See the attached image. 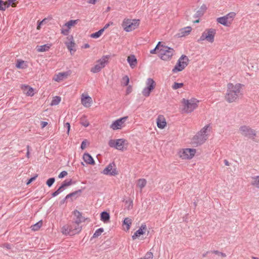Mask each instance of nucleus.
<instances>
[{"mask_svg": "<svg viewBox=\"0 0 259 259\" xmlns=\"http://www.w3.org/2000/svg\"><path fill=\"white\" fill-rule=\"evenodd\" d=\"M244 85L240 83H229L227 86V92L225 95V101L229 103H235L240 97L243 95Z\"/></svg>", "mask_w": 259, "mask_h": 259, "instance_id": "obj_1", "label": "nucleus"}, {"mask_svg": "<svg viewBox=\"0 0 259 259\" xmlns=\"http://www.w3.org/2000/svg\"><path fill=\"white\" fill-rule=\"evenodd\" d=\"M199 103V100L194 98L190 99L183 98L181 101L180 111L182 113H190L198 107Z\"/></svg>", "mask_w": 259, "mask_h": 259, "instance_id": "obj_2", "label": "nucleus"}, {"mask_svg": "<svg viewBox=\"0 0 259 259\" xmlns=\"http://www.w3.org/2000/svg\"><path fill=\"white\" fill-rule=\"evenodd\" d=\"M81 230L79 223L75 221L65 225L61 229V232L64 235H74L79 233Z\"/></svg>", "mask_w": 259, "mask_h": 259, "instance_id": "obj_3", "label": "nucleus"}, {"mask_svg": "<svg viewBox=\"0 0 259 259\" xmlns=\"http://www.w3.org/2000/svg\"><path fill=\"white\" fill-rule=\"evenodd\" d=\"M211 127L209 124L205 125L194 137L193 140L199 144L204 143L208 139Z\"/></svg>", "mask_w": 259, "mask_h": 259, "instance_id": "obj_4", "label": "nucleus"}, {"mask_svg": "<svg viewBox=\"0 0 259 259\" xmlns=\"http://www.w3.org/2000/svg\"><path fill=\"white\" fill-rule=\"evenodd\" d=\"M109 146L113 148L120 151H124L127 150L129 143L125 139H111L108 142Z\"/></svg>", "mask_w": 259, "mask_h": 259, "instance_id": "obj_5", "label": "nucleus"}, {"mask_svg": "<svg viewBox=\"0 0 259 259\" xmlns=\"http://www.w3.org/2000/svg\"><path fill=\"white\" fill-rule=\"evenodd\" d=\"M140 25V20L125 18L122 21L121 26L123 30L127 32L136 29Z\"/></svg>", "mask_w": 259, "mask_h": 259, "instance_id": "obj_6", "label": "nucleus"}, {"mask_svg": "<svg viewBox=\"0 0 259 259\" xmlns=\"http://www.w3.org/2000/svg\"><path fill=\"white\" fill-rule=\"evenodd\" d=\"M216 34V30L214 28H207L202 33L198 41L202 42L206 41L208 43L212 44L214 41V38Z\"/></svg>", "mask_w": 259, "mask_h": 259, "instance_id": "obj_7", "label": "nucleus"}, {"mask_svg": "<svg viewBox=\"0 0 259 259\" xmlns=\"http://www.w3.org/2000/svg\"><path fill=\"white\" fill-rule=\"evenodd\" d=\"M109 58L110 56L109 55H104L97 60L95 64L91 68V72L93 73H97L101 71L108 64Z\"/></svg>", "mask_w": 259, "mask_h": 259, "instance_id": "obj_8", "label": "nucleus"}, {"mask_svg": "<svg viewBox=\"0 0 259 259\" xmlns=\"http://www.w3.org/2000/svg\"><path fill=\"white\" fill-rule=\"evenodd\" d=\"M238 131L242 136L247 137L253 141L258 142L256 140L257 132L250 127L246 125H242L239 128Z\"/></svg>", "mask_w": 259, "mask_h": 259, "instance_id": "obj_9", "label": "nucleus"}, {"mask_svg": "<svg viewBox=\"0 0 259 259\" xmlns=\"http://www.w3.org/2000/svg\"><path fill=\"white\" fill-rule=\"evenodd\" d=\"M196 153V149L194 148H182L178 152L179 157L182 160H190Z\"/></svg>", "mask_w": 259, "mask_h": 259, "instance_id": "obj_10", "label": "nucleus"}, {"mask_svg": "<svg viewBox=\"0 0 259 259\" xmlns=\"http://www.w3.org/2000/svg\"><path fill=\"white\" fill-rule=\"evenodd\" d=\"M236 15L235 12H230L223 17L218 18L217 21L225 26L230 27L233 23Z\"/></svg>", "mask_w": 259, "mask_h": 259, "instance_id": "obj_11", "label": "nucleus"}, {"mask_svg": "<svg viewBox=\"0 0 259 259\" xmlns=\"http://www.w3.org/2000/svg\"><path fill=\"white\" fill-rule=\"evenodd\" d=\"M175 51L172 48L161 45L159 57L163 60L168 61L171 59Z\"/></svg>", "mask_w": 259, "mask_h": 259, "instance_id": "obj_12", "label": "nucleus"}, {"mask_svg": "<svg viewBox=\"0 0 259 259\" xmlns=\"http://www.w3.org/2000/svg\"><path fill=\"white\" fill-rule=\"evenodd\" d=\"M146 87L143 89L142 94L145 97H148L150 96L151 93L155 89L156 87V82L151 78H148L146 79Z\"/></svg>", "mask_w": 259, "mask_h": 259, "instance_id": "obj_13", "label": "nucleus"}, {"mask_svg": "<svg viewBox=\"0 0 259 259\" xmlns=\"http://www.w3.org/2000/svg\"><path fill=\"white\" fill-rule=\"evenodd\" d=\"M189 63V59L185 55H182L178 60L176 65L172 70L173 73L183 70L188 65Z\"/></svg>", "mask_w": 259, "mask_h": 259, "instance_id": "obj_14", "label": "nucleus"}, {"mask_svg": "<svg viewBox=\"0 0 259 259\" xmlns=\"http://www.w3.org/2000/svg\"><path fill=\"white\" fill-rule=\"evenodd\" d=\"M127 119V116H124L114 120L110 125V128L113 131H119L122 130L125 127L126 121Z\"/></svg>", "mask_w": 259, "mask_h": 259, "instance_id": "obj_15", "label": "nucleus"}, {"mask_svg": "<svg viewBox=\"0 0 259 259\" xmlns=\"http://www.w3.org/2000/svg\"><path fill=\"white\" fill-rule=\"evenodd\" d=\"M79 21V20H71L63 25L61 29V33L67 35L70 32L71 28L74 27Z\"/></svg>", "mask_w": 259, "mask_h": 259, "instance_id": "obj_16", "label": "nucleus"}, {"mask_svg": "<svg viewBox=\"0 0 259 259\" xmlns=\"http://www.w3.org/2000/svg\"><path fill=\"white\" fill-rule=\"evenodd\" d=\"M102 174L107 176H115L117 175L118 172L115 163H111L103 170Z\"/></svg>", "mask_w": 259, "mask_h": 259, "instance_id": "obj_17", "label": "nucleus"}, {"mask_svg": "<svg viewBox=\"0 0 259 259\" xmlns=\"http://www.w3.org/2000/svg\"><path fill=\"white\" fill-rule=\"evenodd\" d=\"M92 103V98L87 93H83L81 95V103L84 107H90Z\"/></svg>", "mask_w": 259, "mask_h": 259, "instance_id": "obj_18", "label": "nucleus"}, {"mask_svg": "<svg viewBox=\"0 0 259 259\" xmlns=\"http://www.w3.org/2000/svg\"><path fill=\"white\" fill-rule=\"evenodd\" d=\"M147 231V226L145 224H142L139 229L134 233L132 236V239L135 240L137 238H139L141 236L145 234Z\"/></svg>", "mask_w": 259, "mask_h": 259, "instance_id": "obj_19", "label": "nucleus"}, {"mask_svg": "<svg viewBox=\"0 0 259 259\" xmlns=\"http://www.w3.org/2000/svg\"><path fill=\"white\" fill-rule=\"evenodd\" d=\"M67 41L65 42V44L67 46V49L69 50L71 54L75 52V44L73 39V37L72 35L68 36L67 37Z\"/></svg>", "mask_w": 259, "mask_h": 259, "instance_id": "obj_20", "label": "nucleus"}, {"mask_svg": "<svg viewBox=\"0 0 259 259\" xmlns=\"http://www.w3.org/2000/svg\"><path fill=\"white\" fill-rule=\"evenodd\" d=\"M156 124L157 127L160 129L163 130L167 126V122L166 118L163 115H159L156 118Z\"/></svg>", "mask_w": 259, "mask_h": 259, "instance_id": "obj_21", "label": "nucleus"}, {"mask_svg": "<svg viewBox=\"0 0 259 259\" xmlns=\"http://www.w3.org/2000/svg\"><path fill=\"white\" fill-rule=\"evenodd\" d=\"M70 75L69 72H59L54 75L53 80L55 81L60 82L66 79Z\"/></svg>", "mask_w": 259, "mask_h": 259, "instance_id": "obj_22", "label": "nucleus"}, {"mask_svg": "<svg viewBox=\"0 0 259 259\" xmlns=\"http://www.w3.org/2000/svg\"><path fill=\"white\" fill-rule=\"evenodd\" d=\"M20 88L27 96L32 97L34 95V89L28 85L22 84Z\"/></svg>", "mask_w": 259, "mask_h": 259, "instance_id": "obj_23", "label": "nucleus"}, {"mask_svg": "<svg viewBox=\"0 0 259 259\" xmlns=\"http://www.w3.org/2000/svg\"><path fill=\"white\" fill-rule=\"evenodd\" d=\"M127 61L132 69L135 68L138 65V60L134 55H130L127 57Z\"/></svg>", "mask_w": 259, "mask_h": 259, "instance_id": "obj_24", "label": "nucleus"}, {"mask_svg": "<svg viewBox=\"0 0 259 259\" xmlns=\"http://www.w3.org/2000/svg\"><path fill=\"white\" fill-rule=\"evenodd\" d=\"M82 159H83L84 162L87 164H90V165H94L95 164V161L94 160L93 158L88 153H85L83 154V155L82 156Z\"/></svg>", "mask_w": 259, "mask_h": 259, "instance_id": "obj_25", "label": "nucleus"}, {"mask_svg": "<svg viewBox=\"0 0 259 259\" xmlns=\"http://www.w3.org/2000/svg\"><path fill=\"white\" fill-rule=\"evenodd\" d=\"M192 27L187 26L179 30L178 35L179 37H184L188 35L192 31Z\"/></svg>", "mask_w": 259, "mask_h": 259, "instance_id": "obj_26", "label": "nucleus"}, {"mask_svg": "<svg viewBox=\"0 0 259 259\" xmlns=\"http://www.w3.org/2000/svg\"><path fill=\"white\" fill-rule=\"evenodd\" d=\"M51 46L52 45L51 44H47L42 46H37L36 49L38 52H44L48 51Z\"/></svg>", "mask_w": 259, "mask_h": 259, "instance_id": "obj_27", "label": "nucleus"}, {"mask_svg": "<svg viewBox=\"0 0 259 259\" xmlns=\"http://www.w3.org/2000/svg\"><path fill=\"white\" fill-rule=\"evenodd\" d=\"M250 184L252 187L259 189V176L251 177Z\"/></svg>", "mask_w": 259, "mask_h": 259, "instance_id": "obj_28", "label": "nucleus"}, {"mask_svg": "<svg viewBox=\"0 0 259 259\" xmlns=\"http://www.w3.org/2000/svg\"><path fill=\"white\" fill-rule=\"evenodd\" d=\"M16 66L19 69H25L28 67L27 62L21 60H18Z\"/></svg>", "mask_w": 259, "mask_h": 259, "instance_id": "obj_29", "label": "nucleus"}, {"mask_svg": "<svg viewBox=\"0 0 259 259\" xmlns=\"http://www.w3.org/2000/svg\"><path fill=\"white\" fill-rule=\"evenodd\" d=\"M110 214L106 211H103L101 213V220L104 223H107L110 220Z\"/></svg>", "mask_w": 259, "mask_h": 259, "instance_id": "obj_30", "label": "nucleus"}, {"mask_svg": "<svg viewBox=\"0 0 259 259\" xmlns=\"http://www.w3.org/2000/svg\"><path fill=\"white\" fill-rule=\"evenodd\" d=\"M147 181L145 179H140L137 181V186L142 190L146 185Z\"/></svg>", "mask_w": 259, "mask_h": 259, "instance_id": "obj_31", "label": "nucleus"}, {"mask_svg": "<svg viewBox=\"0 0 259 259\" xmlns=\"http://www.w3.org/2000/svg\"><path fill=\"white\" fill-rule=\"evenodd\" d=\"M70 184H71L70 182H69L67 183H64V184H62V186L61 187H60L57 190H56L55 192H54L52 194V196L53 197H55V196H56L57 195H59L61 192L63 191V189L64 187L69 186Z\"/></svg>", "mask_w": 259, "mask_h": 259, "instance_id": "obj_32", "label": "nucleus"}, {"mask_svg": "<svg viewBox=\"0 0 259 259\" xmlns=\"http://www.w3.org/2000/svg\"><path fill=\"white\" fill-rule=\"evenodd\" d=\"M73 213L76 218V220L75 221L80 224L83 221V218L81 215V213L78 210H75L73 212Z\"/></svg>", "mask_w": 259, "mask_h": 259, "instance_id": "obj_33", "label": "nucleus"}, {"mask_svg": "<svg viewBox=\"0 0 259 259\" xmlns=\"http://www.w3.org/2000/svg\"><path fill=\"white\" fill-rule=\"evenodd\" d=\"M80 123L82 126L84 127H88L90 125L89 121L87 119V117L84 115L81 117Z\"/></svg>", "mask_w": 259, "mask_h": 259, "instance_id": "obj_34", "label": "nucleus"}, {"mask_svg": "<svg viewBox=\"0 0 259 259\" xmlns=\"http://www.w3.org/2000/svg\"><path fill=\"white\" fill-rule=\"evenodd\" d=\"M42 225V221H40L36 223L33 225L31 226V229L32 230L34 231H38Z\"/></svg>", "mask_w": 259, "mask_h": 259, "instance_id": "obj_35", "label": "nucleus"}, {"mask_svg": "<svg viewBox=\"0 0 259 259\" xmlns=\"http://www.w3.org/2000/svg\"><path fill=\"white\" fill-rule=\"evenodd\" d=\"M61 101V98L59 96H55L53 98L51 103V106H55L58 105Z\"/></svg>", "mask_w": 259, "mask_h": 259, "instance_id": "obj_36", "label": "nucleus"}, {"mask_svg": "<svg viewBox=\"0 0 259 259\" xmlns=\"http://www.w3.org/2000/svg\"><path fill=\"white\" fill-rule=\"evenodd\" d=\"M123 224L126 226V231H128L132 224V220L129 218H126L124 219Z\"/></svg>", "mask_w": 259, "mask_h": 259, "instance_id": "obj_37", "label": "nucleus"}, {"mask_svg": "<svg viewBox=\"0 0 259 259\" xmlns=\"http://www.w3.org/2000/svg\"><path fill=\"white\" fill-rule=\"evenodd\" d=\"M104 32V29H101L98 31L91 34V37L94 38H98L100 37Z\"/></svg>", "mask_w": 259, "mask_h": 259, "instance_id": "obj_38", "label": "nucleus"}, {"mask_svg": "<svg viewBox=\"0 0 259 259\" xmlns=\"http://www.w3.org/2000/svg\"><path fill=\"white\" fill-rule=\"evenodd\" d=\"M161 42H159L157 46H156V47L155 48V49L150 51V53L154 54L158 53L159 54V52H160V49H161Z\"/></svg>", "mask_w": 259, "mask_h": 259, "instance_id": "obj_39", "label": "nucleus"}, {"mask_svg": "<svg viewBox=\"0 0 259 259\" xmlns=\"http://www.w3.org/2000/svg\"><path fill=\"white\" fill-rule=\"evenodd\" d=\"M184 87V83L182 82H174L171 86V88L173 90H176L179 89H181Z\"/></svg>", "mask_w": 259, "mask_h": 259, "instance_id": "obj_40", "label": "nucleus"}, {"mask_svg": "<svg viewBox=\"0 0 259 259\" xmlns=\"http://www.w3.org/2000/svg\"><path fill=\"white\" fill-rule=\"evenodd\" d=\"M7 8H8L7 2L0 0V10L5 11Z\"/></svg>", "mask_w": 259, "mask_h": 259, "instance_id": "obj_41", "label": "nucleus"}, {"mask_svg": "<svg viewBox=\"0 0 259 259\" xmlns=\"http://www.w3.org/2000/svg\"><path fill=\"white\" fill-rule=\"evenodd\" d=\"M8 7L11 5L12 7H16L17 3H18L17 0H8L7 2Z\"/></svg>", "mask_w": 259, "mask_h": 259, "instance_id": "obj_42", "label": "nucleus"}, {"mask_svg": "<svg viewBox=\"0 0 259 259\" xmlns=\"http://www.w3.org/2000/svg\"><path fill=\"white\" fill-rule=\"evenodd\" d=\"M104 229L103 228H99L97 230L93 235V237L95 238L98 237L101 235L103 232Z\"/></svg>", "mask_w": 259, "mask_h": 259, "instance_id": "obj_43", "label": "nucleus"}, {"mask_svg": "<svg viewBox=\"0 0 259 259\" xmlns=\"http://www.w3.org/2000/svg\"><path fill=\"white\" fill-rule=\"evenodd\" d=\"M89 142L87 139H85L82 142L80 148L82 150H84L89 145Z\"/></svg>", "mask_w": 259, "mask_h": 259, "instance_id": "obj_44", "label": "nucleus"}, {"mask_svg": "<svg viewBox=\"0 0 259 259\" xmlns=\"http://www.w3.org/2000/svg\"><path fill=\"white\" fill-rule=\"evenodd\" d=\"M129 81H130V79L127 76L125 75L122 77V83L124 85H125V86L127 85L129 83Z\"/></svg>", "mask_w": 259, "mask_h": 259, "instance_id": "obj_45", "label": "nucleus"}, {"mask_svg": "<svg viewBox=\"0 0 259 259\" xmlns=\"http://www.w3.org/2000/svg\"><path fill=\"white\" fill-rule=\"evenodd\" d=\"M54 182H55V179L54 178H50L47 181V185L49 187H51L53 184Z\"/></svg>", "mask_w": 259, "mask_h": 259, "instance_id": "obj_46", "label": "nucleus"}, {"mask_svg": "<svg viewBox=\"0 0 259 259\" xmlns=\"http://www.w3.org/2000/svg\"><path fill=\"white\" fill-rule=\"evenodd\" d=\"M46 21V19H43L41 21H37L38 25L37 26L36 29L37 30H39L41 28V25H42Z\"/></svg>", "mask_w": 259, "mask_h": 259, "instance_id": "obj_47", "label": "nucleus"}, {"mask_svg": "<svg viewBox=\"0 0 259 259\" xmlns=\"http://www.w3.org/2000/svg\"><path fill=\"white\" fill-rule=\"evenodd\" d=\"M144 257L146 258V259H152L153 258V255L152 252H148Z\"/></svg>", "mask_w": 259, "mask_h": 259, "instance_id": "obj_48", "label": "nucleus"}, {"mask_svg": "<svg viewBox=\"0 0 259 259\" xmlns=\"http://www.w3.org/2000/svg\"><path fill=\"white\" fill-rule=\"evenodd\" d=\"M67 174L68 173L66 171H63L59 175L58 177L61 179L66 176Z\"/></svg>", "mask_w": 259, "mask_h": 259, "instance_id": "obj_49", "label": "nucleus"}, {"mask_svg": "<svg viewBox=\"0 0 259 259\" xmlns=\"http://www.w3.org/2000/svg\"><path fill=\"white\" fill-rule=\"evenodd\" d=\"M64 126L67 127V134L68 135H69V133H70V123H68V122L64 124Z\"/></svg>", "mask_w": 259, "mask_h": 259, "instance_id": "obj_50", "label": "nucleus"}, {"mask_svg": "<svg viewBox=\"0 0 259 259\" xmlns=\"http://www.w3.org/2000/svg\"><path fill=\"white\" fill-rule=\"evenodd\" d=\"M113 23L112 22H109V23L105 24V25L104 26V27L102 29H104V31L107 29L110 26L113 25Z\"/></svg>", "mask_w": 259, "mask_h": 259, "instance_id": "obj_51", "label": "nucleus"}, {"mask_svg": "<svg viewBox=\"0 0 259 259\" xmlns=\"http://www.w3.org/2000/svg\"><path fill=\"white\" fill-rule=\"evenodd\" d=\"M37 177V175H36L35 176H34V177H32L31 178V179H30L28 182H27L26 184L28 185L29 184H30L32 182H33V181H34L36 178Z\"/></svg>", "mask_w": 259, "mask_h": 259, "instance_id": "obj_52", "label": "nucleus"}, {"mask_svg": "<svg viewBox=\"0 0 259 259\" xmlns=\"http://www.w3.org/2000/svg\"><path fill=\"white\" fill-rule=\"evenodd\" d=\"M48 124V122L47 121H41L40 122V125L41 128H44Z\"/></svg>", "mask_w": 259, "mask_h": 259, "instance_id": "obj_53", "label": "nucleus"}, {"mask_svg": "<svg viewBox=\"0 0 259 259\" xmlns=\"http://www.w3.org/2000/svg\"><path fill=\"white\" fill-rule=\"evenodd\" d=\"M97 0H89L88 3L91 4H95Z\"/></svg>", "mask_w": 259, "mask_h": 259, "instance_id": "obj_54", "label": "nucleus"}, {"mask_svg": "<svg viewBox=\"0 0 259 259\" xmlns=\"http://www.w3.org/2000/svg\"><path fill=\"white\" fill-rule=\"evenodd\" d=\"M133 207V201H130L129 202V206H128V209H131Z\"/></svg>", "mask_w": 259, "mask_h": 259, "instance_id": "obj_55", "label": "nucleus"}, {"mask_svg": "<svg viewBox=\"0 0 259 259\" xmlns=\"http://www.w3.org/2000/svg\"><path fill=\"white\" fill-rule=\"evenodd\" d=\"M131 91H132L131 87H128L127 89L126 93L127 94L130 93L131 92Z\"/></svg>", "mask_w": 259, "mask_h": 259, "instance_id": "obj_56", "label": "nucleus"}, {"mask_svg": "<svg viewBox=\"0 0 259 259\" xmlns=\"http://www.w3.org/2000/svg\"><path fill=\"white\" fill-rule=\"evenodd\" d=\"M84 48H90V45L88 44H86L84 46Z\"/></svg>", "mask_w": 259, "mask_h": 259, "instance_id": "obj_57", "label": "nucleus"}, {"mask_svg": "<svg viewBox=\"0 0 259 259\" xmlns=\"http://www.w3.org/2000/svg\"><path fill=\"white\" fill-rule=\"evenodd\" d=\"M72 194H69L68 195H67L66 197V198H68L70 196L72 195Z\"/></svg>", "mask_w": 259, "mask_h": 259, "instance_id": "obj_58", "label": "nucleus"}, {"mask_svg": "<svg viewBox=\"0 0 259 259\" xmlns=\"http://www.w3.org/2000/svg\"><path fill=\"white\" fill-rule=\"evenodd\" d=\"M29 151L28 150L27 152V157H29Z\"/></svg>", "mask_w": 259, "mask_h": 259, "instance_id": "obj_59", "label": "nucleus"}, {"mask_svg": "<svg viewBox=\"0 0 259 259\" xmlns=\"http://www.w3.org/2000/svg\"><path fill=\"white\" fill-rule=\"evenodd\" d=\"M138 259H146V258L145 257H144L140 258H138Z\"/></svg>", "mask_w": 259, "mask_h": 259, "instance_id": "obj_60", "label": "nucleus"}, {"mask_svg": "<svg viewBox=\"0 0 259 259\" xmlns=\"http://www.w3.org/2000/svg\"><path fill=\"white\" fill-rule=\"evenodd\" d=\"M222 255L223 256H226V255L224 253H222Z\"/></svg>", "mask_w": 259, "mask_h": 259, "instance_id": "obj_61", "label": "nucleus"}, {"mask_svg": "<svg viewBox=\"0 0 259 259\" xmlns=\"http://www.w3.org/2000/svg\"><path fill=\"white\" fill-rule=\"evenodd\" d=\"M226 165H229V164H228V162L227 161L226 162Z\"/></svg>", "mask_w": 259, "mask_h": 259, "instance_id": "obj_62", "label": "nucleus"}]
</instances>
